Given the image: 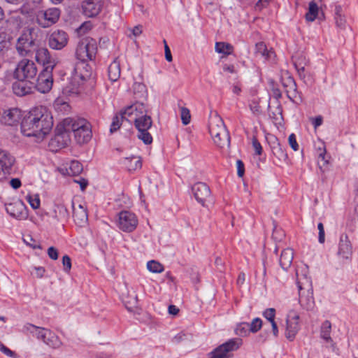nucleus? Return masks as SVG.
<instances>
[{"label":"nucleus","mask_w":358,"mask_h":358,"mask_svg":"<svg viewBox=\"0 0 358 358\" xmlns=\"http://www.w3.org/2000/svg\"><path fill=\"white\" fill-rule=\"evenodd\" d=\"M296 275H298L297 272ZM296 284L299 289V302L301 306L308 310L312 309L314 306V299L310 278L304 275L301 279L297 275Z\"/></svg>","instance_id":"nucleus-4"},{"label":"nucleus","mask_w":358,"mask_h":358,"mask_svg":"<svg viewBox=\"0 0 358 358\" xmlns=\"http://www.w3.org/2000/svg\"><path fill=\"white\" fill-rule=\"evenodd\" d=\"M0 351L2 352L3 354H5L8 357H15V352L10 350L8 348H7L6 345H4L1 343H0Z\"/></svg>","instance_id":"nucleus-59"},{"label":"nucleus","mask_w":358,"mask_h":358,"mask_svg":"<svg viewBox=\"0 0 358 358\" xmlns=\"http://www.w3.org/2000/svg\"><path fill=\"white\" fill-rule=\"evenodd\" d=\"M122 110L120 113L116 114L112 120V122L110 127V132L114 133L117 129H120V126L122 125V123L123 121H127V117H122Z\"/></svg>","instance_id":"nucleus-41"},{"label":"nucleus","mask_w":358,"mask_h":358,"mask_svg":"<svg viewBox=\"0 0 358 358\" xmlns=\"http://www.w3.org/2000/svg\"><path fill=\"white\" fill-rule=\"evenodd\" d=\"M136 215L130 211L122 210L119 213V228L124 232L134 231L138 225Z\"/></svg>","instance_id":"nucleus-14"},{"label":"nucleus","mask_w":358,"mask_h":358,"mask_svg":"<svg viewBox=\"0 0 358 358\" xmlns=\"http://www.w3.org/2000/svg\"><path fill=\"white\" fill-rule=\"evenodd\" d=\"M21 117V110L17 108H13L4 111L1 122L6 125L13 126L19 122Z\"/></svg>","instance_id":"nucleus-23"},{"label":"nucleus","mask_w":358,"mask_h":358,"mask_svg":"<svg viewBox=\"0 0 358 358\" xmlns=\"http://www.w3.org/2000/svg\"><path fill=\"white\" fill-rule=\"evenodd\" d=\"M294 66L296 70L299 69L300 71H303L305 66L306 65V58L303 56L295 58L293 60Z\"/></svg>","instance_id":"nucleus-48"},{"label":"nucleus","mask_w":358,"mask_h":358,"mask_svg":"<svg viewBox=\"0 0 358 358\" xmlns=\"http://www.w3.org/2000/svg\"><path fill=\"white\" fill-rule=\"evenodd\" d=\"M48 255L52 260H57L59 257V252L56 248L51 246L48 249Z\"/></svg>","instance_id":"nucleus-57"},{"label":"nucleus","mask_w":358,"mask_h":358,"mask_svg":"<svg viewBox=\"0 0 358 358\" xmlns=\"http://www.w3.org/2000/svg\"><path fill=\"white\" fill-rule=\"evenodd\" d=\"M64 123V122H62ZM70 130L67 129V126L63 124L57 126L55 130V135L49 141L48 147L52 152H57L66 146L71 141Z\"/></svg>","instance_id":"nucleus-8"},{"label":"nucleus","mask_w":358,"mask_h":358,"mask_svg":"<svg viewBox=\"0 0 358 358\" xmlns=\"http://www.w3.org/2000/svg\"><path fill=\"white\" fill-rule=\"evenodd\" d=\"M127 122L134 124L138 130L137 137L144 144L150 145L152 143V137L148 131L152 125V120L150 115H141V117H135L134 120L129 118Z\"/></svg>","instance_id":"nucleus-5"},{"label":"nucleus","mask_w":358,"mask_h":358,"mask_svg":"<svg viewBox=\"0 0 358 358\" xmlns=\"http://www.w3.org/2000/svg\"><path fill=\"white\" fill-rule=\"evenodd\" d=\"M27 238L29 240L25 239V238L24 239V241L26 243L27 245H29L33 249H36V248L41 249V247L39 244L35 243V241L32 238L31 236H28Z\"/></svg>","instance_id":"nucleus-60"},{"label":"nucleus","mask_w":358,"mask_h":358,"mask_svg":"<svg viewBox=\"0 0 358 358\" xmlns=\"http://www.w3.org/2000/svg\"><path fill=\"white\" fill-rule=\"evenodd\" d=\"M103 0H84L81 8L84 15L87 17L97 16L103 7Z\"/></svg>","instance_id":"nucleus-16"},{"label":"nucleus","mask_w":358,"mask_h":358,"mask_svg":"<svg viewBox=\"0 0 358 358\" xmlns=\"http://www.w3.org/2000/svg\"><path fill=\"white\" fill-rule=\"evenodd\" d=\"M240 338H232L219 345L208 355V358H229L231 353L236 350L241 345Z\"/></svg>","instance_id":"nucleus-9"},{"label":"nucleus","mask_w":358,"mask_h":358,"mask_svg":"<svg viewBox=\"0 0 358 358\" xmlns=\"http://www.w3.org/2000/svg\"><path fill=\"white\" fill-rule=\"evenodd\" d=\"M164 50H165V58L168 62H172L173 57L171 55V50L166 43V40H164Z\"/></svg>","instance_id":"nucleus-62"},{"label":"nucleus","mask_w":358,"mask_h":358,"mask_svg":"<svg viewBox=\"0 0 358 358\" xmlns=\"http://www.w3.org/2000/svg\"><path fill=\"white\" fill-rule=\"evenodd\" d=\"M34 110L37 129L35 132L38 133V138L42 140L52 129V116L45 108L42 106L36 107Z\"/></svg>","instance_id":"nucleus-3"},{"label":"nucleus","mask_w":358,"mask_h":358,"mask_svg":"<svg viewBox=\"0 0 358 358\" xmlns=\"http://www.w3.org/2000/svg\"><path fill=\"white\" fill-rule=\"evenodd\" d=\"M271 0H258L255 4V8L262 10L263 8L267 6Z\"/></svg>","instance_id":"nucleus-63"},{"label":"nucleus","mask_w":358,"mask_h":358,"mask_svg":"<svg viewBox=\"0 0 358 358\" xmlns=\"http://www.w3.org/2000/svg\"><path fill=\"white\" fill-rule=\"evenodd\" d=\"M192 193L196 200L202 206L210 196V189L204 182H196L192 187Z\"/></svg>","instance_id":"nucleus-19"},{"label":"nucleus","mask_w":358,"mask_h":358,"mask_svg":"<svg viewBox=\"0 0 358 358\" xmlns=\"http://www.w3.org/2000/svg\"><path fill=\"white\" fill-rule=\"evenodd\" d=\"M147 108L145 105L141 101H136L134 103L126 107L122 111V117H127V121L129 118L132 120L135 117H141V115H147Z\"/></svg>","instance_id":"nucleus-18"},{"label":"nucleus","mask_w":358,"mask_h":358,"mask_svg":"<svg viewBox=\"0 0 358 358\" xmlns=\"http://www.w3.org/2000/svg\"><path fill=\"white\" fill-rule=\"evenodd\" d=\"M15 158L9 152L0 149V182L7 180L12 174Z\"/></svg>","instance_id":"nucleus-11"},{"label":"nucleus","mask_w":358,"mask_h":358,"mask_svg":"<svg viewBox=\"0 0 358 358\" xmlns=\"http://www.w3.org/2000/svg\"><path fill=\"white\" fill-rule=\"evenodd\" d=\"M191 115L189 109L187 108H181V120L184 125H187L190 122Z\"/></svg>","instance_id":"nucleus-51"},{"label":"nucleus","mask_w":358,"mask_h":358,"mask_svg":"<svg viewBox=\"0 0 358 358\" xmlns=\"http://www.w3.org/2000/svg\"><path fill=\"white\" fill-rule=\"evenodd\" d=\"M147 268L152 273H159L164 271V266L157 261L151 260L147 263Z\"/></svg>","instance_id":"nucleus-44"},{"label":"nucleus","mask_w":358,"mask_h":358,"mask_svg":"<svg viewBox=\"0 0 358 358\" xmlns=\"http://www.w3.org/2000/svg\"><path fill=\"white\" fill-rule=\"evenodd\" d=\"M334 20L336 24L338 27L341 29H344L346 20L345 16L343 14V9L340 5H336L334 8Z\"/></svg>","instance_id":"nucleus-36"},{"label":"nucleus","mask_w":358,"mask_h":358,"mask_svg":"<svg viewBox=\"0 0 358 358\" xmlns=\"http://www.w3.org/2000/svg\"><path fill=\"white\" fill-rule=\"evenodd\" d=\"M215 50L217 53H221L225 56H227L232 54L234 47L229 43L216 42Z\"/></svg>","instance_id":"nucleus-38"},{"label":"nucleus","mask_w":358,"mask_h":358,"mask_svg":"<svg viewBox=\"0 0 358 358\" xmlns=\"http://www.w3.org/2000/svg\"><path fill=\"white\" fill-rule=\"evenodd\" d=\"M53 217L58 221H66L69 217V213L66 208L64 201L62 199H57L53 206Z\"/></svg>","instance_id":"nucleus-26"},{"label":"nucleus","mask_w":358,"mask_h":358,"mask_svg":"<svg viewBox=\"0 0 358 358\" xmlns=\"http://www.w3.org/2000/svg\"><path fill=\"white\" fill-rule=\"evenodd\" d=\"M49 336H48L47 341H45V343L52 349H59L63 345V343L59 336L51 331L48 332Z\"/></svg>","instance_id":"nucleus-35"},{"label":"nucleus","mask_w":358,"mask_h":358,"mask_svg":"<svg viewBox=\"0 0 358 358\" xmlns=\"http://www.w3.org/2000/svg\"><path fill=\"white\" fill-rule=\"evenodd\" d=\"M87 62V61H79L76 63L74 68L76 74L83 80L90 78L92 75V68Z\"/></svg>","instance_id":"nucleus-28"},{"label":"nucleus","mask_w":358,"mask_h":358,"mask_svg":"<svg viewBox=\"0 0 358 358\" xmlns=\"http://www.w3.org/2000/svg\"><path fill=\"white\" fill-rule=\"evenodd\" d=\"M34 83L31 80H16L13 83V93L18 96H24L32 92Z\"/></svg>","instance_id":"nucleus-24"},{"label":"nucleus","mask_w":358,"mask_h":358,"mask_svg":"<svg viewBox=\"0 0 358 358\" xmlns=\"http://www.w3.org/2000/svg\"><path fill=\"white\" fill-rule=\"evenodd\" d=\"M35 130L37 129L33 108L23 117L21 122V131L26 136H35L38 138V133L35 132Z\"/></svg>","instance_id":"nucleus-15"},{"label":"nucleus","mask_w":358,"mask_h":358,"mask_svg":"<svg viewBox=\"0 0 358 358\" xmlns=\"http://www.w3.org/2000/svg\"><path fill=\"white\" fill-rule=\"evenodd\" d=\"M236 334L240 336H245L249 331V324L243 322L239 324L236 328Z\"/></svg>","instance_id":"nucleus-47"},{"label":"nucleus","mask_w":358,"mask_h":358,"mask_svg":"<svg viewBox=\"0 0 358 358\" xmlns=\"http://www.w3.org/2000/svg\"><path fill=\"white\" fill-rule=\"evenodd\" d=\"M236 165H237V174L239 177H242L244 175V171H245L244 164L241 160L238 159L236 162Z\"/></svg>","instance_id":"nucleus-61"},{"label":"nucleus","mask_w":358,"mask_h":358,"mask_svg":"<svg viewBox=\"0 0 358 358\" xmlns=\"http://www.w3.org/2000/svg\"><path fill=\"white\" fill-rule=\"evenodd\" d=\"M30 34H23L17 39L16 50L21 56H27L31 51L30 48L34 41L30 38Z\"/></svg>","instance_id":"nucleus-25"},{"label":"nucleus","mask_w":358,"mask_h":358,"mask_svg":"<svg viewBox=\"0 0 358 358\" xmlns=\"http://www.w3.org/2000/svg\"><path fill=\"white\" fill-rule=\"evenodd\" d=\"M285 90L287 93V97L290 100H292L293 98H295L296 96V83L294 82V87L293 88L291 87H287V88H285Z\"/></svg>","instance_id":"nucleus-55"},{"label":"nucleus","mask_w":358,"mask_h":358,"mask_svg":"<svg viewBox=\"0 0 358 358\" xmlns=\"http://www.w3.org/2000/svg\"><path fill=\"white\" fill-rule=\"evenodd\" d=\"M262 320L259 317H256L252 320L250 324H249V331L252 333H256L262 328Z\"/></svg>","instance_id":"nucleus-45"},{"label":"nucleus","mask_w":358,"mask_h":358,"mask_svg":"<svg viewBox=\"0 0 358 358\" xmlns=\"http://www.w3.org/2000/svg\"><path fill=\"white\" fill-rule=\"evenodd\" d=\"M35 59L43 68L50 67L51 69H54L57 64L55 59L52 58L49 50L46 48H40L36 50Z\"/></svg>","instance_id":"nucleus-21"},{"label":"nucleus","mask_w":358,"mask_h":358,"mask_svg":"<svg viewBox=\"0 0 358 358\" xmlns=\"http://www.w3.org/2000/svg\"><path fill=\"white\" fill-rule=\"evenodd\" d=\"M83 170V165L78 161H71L68 173L72 176L79 175Z\"/></svg>","instance_id":"nucleus-43"},{"label":"nucleus","mask_w":358,"mask_h":358,"mask_svg":"<svg viewBox=\"0 0 358 358\" xmlns=\"http://www.w3.org/2000/svg\"><path fill=\"white\" fill-rule=\"evenodd\" d=\"M133 90L136 99H145L147 98V89L146 86L143 83H134L133 85Z\"/></svg>","instance_id":"nucleus-39"},{"label":"nucleus","mask_w":358,"mask_h":358,"mask_svg":"<svg viewBox=\"0 0 358 358\" xmlns=\"http://www.w3.org/2000/svg\"><path fill=\"white\" fill-rule=\"evenodd\" d=\"M294 258V251L292 248H286L281 252L280 257V264L283 270H287L292 263Z\"/></svg>","instance_id":"nucleus-31"},{"label":"nucleus","mask_w":358,"mask_h":358,"mask_svg":"<svg viewBox=\"0 0 358 358\" xmlns=\"http://www.w3.org/2000/svg\"><path fill=\"white\" fill-rule=\"evenodd\" d=\"M282 84L284 88H287V87H294V79L293 77L289 76L288 73H286L285 76L282 77Z\"/></svg>","instance_id":"nucleus-50"},{"label":"nucleus","mask_w":358,"mask_h":358,"mask_svg":"<svg viewBox=\"0 0 358 358\" xmlns=\"http://www.w3.org/2000/svg\"><path fill=\"white\" fill-rule=\"evenodd\" d=\"M263 315L271 323L275 322V310L273 308H267L263 313Z\"/></svg>","instance_id":"nucleus-53"},{"label":"nucleus","mask_w":358,"mask_h":358,"mask_svg":"<svg viewBox=\"0 0 358 358\" xmlns=\"http://www.w3.org/2000/svg\"><path fill=\"white\" fill-rule=\"evenodd\" d=\"M270 146L273 155L280 162H285L288 156L285 148L280 143L277 138L270 142Z\"/></svg>","instance_id":"nucleus-27"},{"label":"nucleus","mask_w":358,"mask_h":358,"mask_svg":"<svg viewBox=\"0 0 358 358\" xmlns=\"http://www.w3.org/2000/svg\"><path fill=\"white\" fill-rule=\"evenodd\" d=\"M208 129L217 146L220 148H229V133L227 129L223 120L217 114L210 119Z\"/></svg>","instance_id":"nucleus-2"},{"label":"nucleus","mask_w":358,"mask_h":358,"mask_svg":"<svg viewBox=\"0 0 358 358\" xmlns=\"http://www.w3.org/2000/svg\"><path fill=\"white\" fill-rule=\"evenodd\" d=\"M45 329V328L44 327H38L31 323H27L23 327L24 331H27L31 334L38 340L41 338H42V334L43 333V331H42L41 330Z\"/></svg>","instance_id":"nucleus-37"},{"label":"nucleus","mask_w":358,"mask_h":358,"mask_svg":"<svg viewBox=\"0 0 358 358\" xmlns=\"http://www.w3.org/2000/svg\"><path fill=\"white\" fill-rule=\"evenodd\" d=\"M60 13V10L57 8H50L44 10H38L36 14V20L40 27L48 28L55 24L59 20Z\"/></svg>","instance_id":"nucleus-10"},{"label":"nucleus","mask_w":358,"mask_h":358,"mask_svg":"<svg viewBox=\"0 0 358 358\" xmlns=\"http://www.w3.org/2000/svg\"><path fill=\"white\" fill-rule=\"evenodd\" d=\"M126 162L129 171L136 170L142 166V162L139 157L133 156L131 158H126Z\"/></svg>","instance_id":"nucleus-42"},{"label":"nucleus","mask_w":358,"mask_h":358,"mask_svg":"<svg viewBox=\"0 0 358 358\" xmlns=\"http://www.w3.org/2000/svg\"><path fill=\"white\" fill-rule=\"evenodd\" d=\"M317 229L319 230L318 241L320 243H324L325 241V234L324 229V225L322 222L317 224Z\"/></svg>","instance_id":"nucleus-58"},{"label":"nucleus","mask_w":358,"mask_h":358,"mask_svg":"<svg viewBox=\"0 0 358 358\" xmlns=\"http://www.w3.org/2000/svg\"><path fill=\"white\" fill-rule=\"evenodd\" d=\"M299 320V315L295 314L294 311H291L289 313L288 318L287 319L285 337L291 341L295 338V336L299 330V324L298 322Z\"/></svg>","instance_id":"nucleus-20"},{"label":"nucleus","mask_w":358,"mask_h":358,"mask_svg":"<svg viewBox=\"0 0 358 358\" xmlns=\"http://www.w3.org/2000/svg\"><path fill=\"white\" fill-rule=\"evenodd\" d=\"M252 146L254 148L255 154L260 155L262 153V147L256 137L252 138Z\"/></svg>","instance_id":"nucleus-56"},{"label":"nucleus","mask_w":358,"mask_h":358,"mask_svg":"<svg viewBox=\"0 0 358 358\" xmlns=\"http://www.w3.org/2000/svg\"><path fill=\"white\" fill-rule=\"evenodd\" d=\"M26 199L33 209H38L40 207L41 202L38 194L34 196L29 194Z\"/></svg>","instance_id":"nucleus-46"},{"label":"nucleus","mask_w":358,"mask_h":358,"mask_svg":"<svg viewBox=\"0 0 358 358\" xmlns=\"http://www.w3.org/2000/svg\"><path fill=\"white\" fill-rule=\"evenodd\" d=\"M331 323L329 320H325L322 322L320 328V337L325 342L331 344L333 351H335L336 346L331 337Z\"/></svg>","instance_id":"nucleus-29"},{"label":"nucleus","mask_w":358,"mask_h":358,"mask_svg":"<svg viewBox=\"0 0 358 358\" xmlns=\"http://www.w3.org/2000/svg\"><path fill=\"white\" fill-rule=\"evenodd\" d=\"M10 185L14 189H17L21 187L22 183L19 178H12L10 180Z\"/></svg>","instance_id":"nucleus-64"},{"label":"nucleus","mask_w":358,"mask_h":358,"mask_svg":"<svg viewBox=\"0 0 358 358\" xmlns=\"http://www.w3.org/2000/svg\"><path fill=\"white\" fill-rule=\"evenodd\" d=\"M64 125L67 126V129L73 132L76 141L78 144L87 143L92 138L91 125L89 122L83 118H65L64 120Z\"/></svg>","instance_id":"nucleus-1"},{"label":"nucleus","mask_w":358,"mask_h":358,"mask_svg":"<svg viewBox=\"0 0 358 358\" xmlns=\"http://www.w3.org/2000/svg\"><path fill=\"white\" fill-rule=\"evenodd\" d=\"M6 212L17 220H25L28 216L27 207L20 200L6 205Z\"/></svg>","instance_id":"nucleus-17"},{"label":"nucleus","mask_w":358,"mask_h":358,"mask_svg":"<svg viewBox=\"0 0 358 358\" xmlns=\"http://www.w3.org/2000/svg\"><path fill=\"white\" fill-rule=\"evenodd\" d=\"M337 255L342 259L350 260L352 258V246L346 234H342L340 237Z\"/></svg>","instance_id":"nucleus-22"},{"label":"nucleus","mask_w":358,"mask_h":358,"mask_svg":"<svg viewBox=\"0 0 358 358\" xmlns=\"http://www.w3.org/2000/svg\"><path fill=\"white\" fill-rule=\"evenodd\" d=\"M120 64L117 59H115L108 66V74L111 82L117 81L120 77Z\"/></svg>","instance_id":"nucleus-32"},{"label":"nucleus","mask_w":358,"mask_h":358,"mask_svg":"<svg viewBox=\"0 0 358 358\" xmlns=\"http://www.w3.org/2000/svg\"><path fill=\"white\" fill-rule=\"evenodd\" d=\"M63 270L65 273H69L71 268V259L70 257L65 255L62 257Z\"/></svg>","instance_id":"nucleus-52"},{"label":"nucleus","mask_w":358,"mask_h":358,"mask_svg":"<svg viewBox=\"0 0 358 358\" xmlns=\"http://www.w3.org/2000/svg\"><path fill=\"white\" fill-rule=\"evenodd\" d=\"M38 69L35 63L29 59H23L16 66L13 72V78L17 80H34Z\"/></svg>","instance_id":"nucleus-7"},{"label":"nucleus","mask_w":358,"mask_h":358,"mask_svg":"<svg viewBox=\"0 0 358 358\" xmlns=\"http://www.w3.org/2000/svg\"><path fill=\"white\" fill-rule=\"evenodd\" d=\"M122 301L129 311H133L138 305V297L135 292L128 294L122 298Z\"/></svg>","instance_id":"nucleus-33"},{"label":"nucleus","mask_w":358,"mask_h":358,"mask_svg":"<svg viewBox=\"0 0 358 358\" xmlns=\"http://www.w3.org/2000/svg\"><path fill=\"white\" fill-rule=\"evenodd\" d=\"M255 53L266 59H270L271 56L274 55V52L272 49L268 50L264 42H259L255 45Z\"/></svg>","instance_id":"nucleus-34"},{"label":"nucleus","mask_w":358,"mask_h":358,"mask_svg":"<svg viewBox=\"0 0 358 358\" xmlns=\"http://www.w3.org/2000/svg\"><path fill=\"white\" fill-rule=\"evenodd\" d=\"M73 208V217L76 224L83 225L87 221V213L86 208H85L81 204H79L78 207H75L74 202L71 201Z\"/></svg>","instance_id":"nucleus-30"},{"label":"nucleus","mask_w":358,"mask_h":358,"mask_svg":"<svg viewBox=\"0 0 358 358\" xmlns=\"http://www.w3.org/2000/svg\"><path fill=\"white\" fill-rule=\"evenodd\" d=\"M319 7L317 3L312 1L309 3L308 10L306 14V19L308 22H313L317 17Z\"/></svg>","instance_id":"nucleus-40"},{"label":"nucleus","mask_w":358,"mask_h":358,"mask_svg":"<svg viewBox=\"0 0 358 358\" xmlns=\"http://www.w3.org/2000/svg\"><path fill=\"white\" fill-rule=\"evenodd\" d=\"M97 52V44L91 38H83L77 45L76 57L79 61H92Z\"/></svg>","instance_id":"nucleus-6"},{"label":"nucleus","mask_w":358,"mask_h":358,"mask_svg":"<svg viewBox=\"0 0 358 358\" xmlns=\"http://www.w3.org/2000/svg\"><path fill=\"white\" fill-rule=\"evenodd\" d=\"M317 164L320 169H322L329 164L328 159H326V149L324 148L319 154Z\"/></svg>","instance_id":"nucleus-49"},{"label":"nucleus","mask_w":358,"mask_h":358,"mask_svg":"<svg viewBox=\"0 0 358 358\" xmlns=\"http://www.w3.org/2000/svg\"><path fill=\"white\" fill-rule=\"evenodd\" d=\"M68 34L61 29L52 31L47 37L48 46L56 50H61L65 48L69 42Z\"/></svg>","instance_id":"nucleus-13"},{"label":"nucleus","mask_w":358,"mask_h":358,"mask_svg":"<svg viewBox=\"0 0 358 358\" xmlns=\"http://www.w3.org/2000/svg\"><path fill=\"white\" fill-rule=\"evenodd\" d=\"M52 71L50 67L43 68L36 79L35 87L41 93H47L52 87Z\"/></svg>","instance_id":"nucleus-12"},{"label":"nucleus","mask_w":358,"mask_h":358,"mask_svg":"<svg viewBox=\"0 0 358 358\" xmlns=\"http://www.w3.org/2000/svg\"><path fill=\"white\" fill-rule=\"evenodd\" d=\"M288 143L289 146L294 151H297L299 150V144L296 141V138L294 134H291L288 138Z\"/></svg>","instance_id":"nucleus-54"}]
</instances>
